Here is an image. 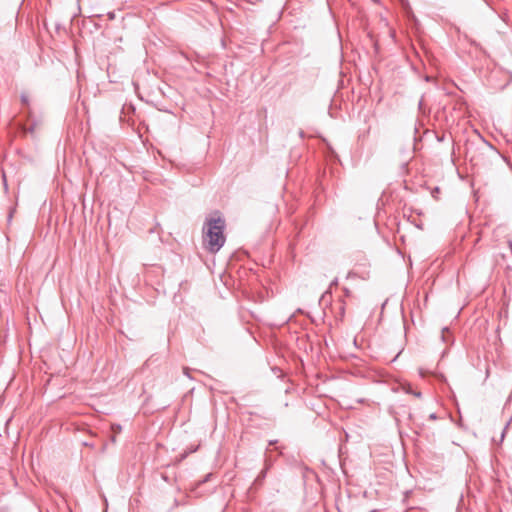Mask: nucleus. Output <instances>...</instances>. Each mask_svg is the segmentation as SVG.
I'll use <instances>...</instances> for the list:
<instances>
[{
  "label": "nucleus",
  "mask_w": 512,
  "mask_h": 512,
  "mask_svg": "<svg viewBox=\"0 0 512 512\" xmlns=\"http://www.w3.org/2000/svg\"><path fill=\"white\" fill-rule=\"evenodd\" d=\"M225 226H203L202 247L210 254H216L224 246L226 235Z\"/></svg>",
  "instance_id": "f257e3e1"
},
{
  "label": "nucleus",
  "mask_w": 512,
  "mask_h": 512,
  "mask_svg": "<svg viewBox=\"0 0 512 512\" xmlns=\"http://www.w3.org/2000/svg\"><path fill=\"white\" fill-rule=\"evenodd\" d=\"M328 293H330V291H329V290L325 291V293L323 294V296H322V297L324 298Z\"/></svg>",
  "instance_id": "a211bd4d"
},
{
  "label": "nucleus",
  "mask_w": 512,
  "mask_h": 512,
  "mask_svg": "<svg viewBox=\"0 0 512 512\" xmlns=\"http://www.w3.org/2000/svg\"><path fill=\"white\" fill-rule=\"evenodd\" d=\"M344 314H345V303L342 302L341 306H340V316H341V318L344 317Z\"/></svg>",
  "instance_id": "0eeeda50"
},
{
  "label": "nucleus",
  "mask_w": 512,
  "mask_h": 512,
  "mask_svg": "<svg viewBox=\"0 0 512 512\" xmlns=\"http://www.w3.org/2000/svg\"><path fill=\"white\" fill-rule=\"evenodd\" d=\"M344 293H345V296H349L350 295V290L348 288H344Z\"/></svg>",
  "instance_id": "ddd939ff"
},
{
  "label": "nucleus",
  "mask_w": 512,
  "mask_h": 512,
  "mask_svg": "<svg viewBox=\"0 0 512 512\" xmlns=\"http://www.w3.org/2000/svg\"><path fill=\"white\" fill-rule=\"evenodd\" d=\"M267 472L268 471L263 468L262 471L256 477L254 484L261 485L263 483L264 479L266 478Z\"/></svg>",
  "instance_id": "7ed1b4c3"
},
{
  "label": "nucleus",
  "mask_w": 512,
  "mask_h": 512,
  "mask_svg": "<svg viewBox=\"0 0 512 512\" xmlns=\"http://www.w3.org/2000/svg\"><path fill=\"white\" fill-rule=\"evenodd\" d=\"M225 219L219 210L211 212L205 219L203 224H224Z\"/></svg>",
  "instance_id": "f03ea898"
},
{
  "label": "nucleus",
  "mask_w": 512,
  "mask_h": 512,
  "mask_svg": "<svg viewBox=\"0 0 512 512\" xmlns=\"http://www.w3.org/2000/svg\"><path fill=\"white\" fill-rule=\"evenodd\" d=\"M429 418L433 419V420L436 419V414L435 413L430 414Z\"/></svg>",
  "instance_id": "4468645a"
},
{
  "label": "nucleus",
  "mask_w": 512,
  "mask_h": 512,
  "mask_svg": "<svg viewBox=\"0 0 512 512\" xmlns=\"http://www.w3.org/2000/svg\"><path fill=\"white\" fill-rule=\"evenodd\" d=\"M21 101H22V103L27 104L28 103V96L21 95Z\"/></svg>",
  "instance_id": "1a4fd4ad"
},
{
  "label": "nucleus",
  "mask_w": 512,
  "mask_h": 512,
  "mask_svg": "<svg viewBox=\"0 0 512 512\" xmlns=\"http://www.w3.org/2000/svg\"><path fill=\"white\" fill-rule=\"evenodd\" d=\"M273 461L270 458L265 459L264 469L269 471V469L272 467Z\"/></svg>",
  "instance_id": "20e7f679"
},
{
  "label": "nucleus",
  "mask_w": 512,
  "mask_h": 512,
  "mask_svg": "<svg viewBox=\"0 0 512 512\" xmlns=\"http://www.w3.org/2000/svg\"><path fill=\"white\" fill-rule=\"evenodd\" d=\"M337 284H338V278H335V279L331 282V284H330V288H331L332 286H336Z\"/></svg>",
  "instance_id": "9d476101"
},
{
  "label": "nucleus",
  "mask_w": 512,
  "mask_h": 512,
  "mask_svg": "<svg viewBox=\"0 0 512 512\" xmlns=\"http://www.w3.org/2000/svg\"><path fill=\"white\" fill-rule=\"evenodd\" d=\"M14 211H15V209H14V208H10V210H9V212H8V214H7V221H8V222H11Z\"/></svg>",
  "instance_id": "423d86ee"
},
{
  "label": "nucleus",
  "mask_w": 512,
  "mask_h": 512,
  "mask_svg": "<svg viewBox=\"0 0 512 512\" xmlns=\"http://www.w3.org/2000/svg\"><path fill=\"white\" fill-rule=\"evenodd\" d=\"M211 476H212V474L206 475V477L204 478L203 482H206Z\"/></svg>",
  "instance_id": "dca6fc26"
},
{
  "label": "nucleus",
  "mask_w": 512,
  "mask_h": 512,
  "mask_svg": "<svg viewBox=\"0 0 512 512\" xmlns=\"http://www.w3.org/2000/svg\"><path fill=\"white\" fill-rule=\"evenodd\" d=\"M440 193V189L438 187H435L434 190L432 191V196L437 199V196L436 194H439Z\"/></svg>",
  "instance_id": "6e6552de"
},
{
  "label": "nucleus",
  "mask_w": 512,
  "mask_h": 512,
  "mask_svg": "<svg viewBox=\"0 0 512 512\" xmlns=\"http://www.w3.org/2000/svg\"><path fill=\"white\" fill-rule=\"evenodd\" d=\"M406 392L409 393V394H413L414 391L409 388V389L406 390Z\"/></svg>",
  "instance_id": "f3484780"
},
{
  "label": "nucleus",
  "mask_w": 512,
  "mask_h": 512,
  "mask_svg": "<svg viewBox=\"0 0 512 512\" xmlns=\"http://www.w3.org/2000/svg\"><path fill=\"white\" fill-rule=\"evenodd\" d=\"M447 333H449V329L447 327L443 328L442 329V334H441V338H442V341L443 342H447Z\"/></svg>",
  "instance_id": "39448f33"
},
{
  "label": "nucleus",
  "mask_w": 512,
  "mask_h": 512,
  "mask_svg": "<svg viewBox=\"0 0 512 512\" xmlns=\"http://www.w3.org/2000/svg\"><path fill=\"white\" fill-rule=\"evenodd\" d=\"M277 443V440H270L269 445H275Z\"/></svg>",
  "instance_id": "2eb2a0df"
},
{
  "label": "nucleus",
  "mask_w": 512,
  "mask_h": 512,
  "mask_svg": "<svg viewBox=\"0 0 512 512\" xmlns=\"http://www.w3.org/2000/svg\"><path fill=\"white\" fill-rule=\"evenodd\" d=\"M120 429H121V426H120V425H118V426L116 427V430H120Z\"/></svg>",
  "instance_id": "6ab92c4d"
},
{
  "label": "nucleus",
  "mask_w": 512,
  "mask_h": 512,
  "mask_svg": "<svg viewBox=\"0 0 512 512\" xmlns=\"http://www.w3.org/2000/svg\"><path fill=\"white\" fill-rule=\"evenodd\" d=\"M183 372H184V374H185L186 376L190 377V375H189V368L185 367V368L183 369Z\"/></svg>",
  "instance_id": "f8f14e48"
},
{
  "label": "nucleus",
  "mask_w": 512,
  "mask_h": 512,
  "mask_svg": "<svg viewBox=\"0 0 512 512\" xmlns=\"http://www.w3.org/2000/svg\"><path fill=\"white\" fill-rule=\"evenodd\" d=\"M412 395H414L417 398H420L422 396V393L414 391Z\"/></svg>",
  "instance_id": "9b49d317"
}]
</instances>
